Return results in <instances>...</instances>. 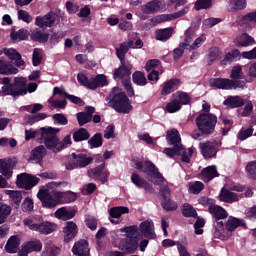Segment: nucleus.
I'll use <instances>...</instances> for the list:
<instances>
[{
  "label": "nucleus",
  "instance_id": "nucleus-1",
  "mask_svg": "<svg viewBox=\"0 0 256 256\" xmlns=\"http://www.w3.org/2000/svg\"><path fill=\"white\" fill-rule=\"evenodd\" d=\"M199 27H201V20L192 22L191 26L184 33V42L181 43V47L188 49V51H195L199 49L205 41H207V36H205V34H202L195 39V35L197 34V31H199ZM193 39H195L194 42Z\"/></svg>",
  "mask_w": 256,
  "mask_h": 256
},
{
  "label": "nucleus",
  "instance_id": "nucleus-2",
  "mask_svg": "<svg viewBox=\"0 0 256 256\" xmlns=\"http://www.w3.org/2000/svg\"><path fill=\"white\" fill-rule=\"evenodd\" d=\"M25 227L30 231H36L40 235H51L53 231L57 230V224L43 220L41 216H30L23 220Z\"/></svg>",
  "mask_w": 256,
  "mask_h": 256
},
{
  "label": "nucleus",
  "instance_id": "nucleus-3",
  "mask_svg": "<svg viewBox=\"0 0 256 256\" xmlns=\"http://www.w3.org/2000/svg\"><path fill=\"white\" fill-rule=\"evenodd\" d=\"M106 101L113 107L117 113H131L133 106L129 102V98L119 88H114L110 97L106 98Z\"/></svg>",
  "mask_w": 256,
  "mask_h": 256
},
{
  "label": "nucleus",
  "instance_id": "nucleus-4",
  "mask_svg": "<svg viewBox=\"0 0 256 256\" xmlns=\"http://www.w3.org/2000/svg\"><path fill=\"white\" fill-rule=\"evenodd\" d=\"M135 165L136 169L144 173L147 180L154 183V185H161V183H163V181L165 180V178H163V175L159 173V169L157 168V166H155V164H153V162L149 160H145L144 162L137 161Z\"/></svg>",
  "mask_w": 256,
  "mask_h": 256
},
{
  "label": "nucleus",
  "instance_id": "nucleus-5",
  "mask_svg": "<svg viewBox=\"0 0 256 256\" xmlns=\"http://www.w3.org/2000/svg\"><path fill=\"white\" fill-rule=\"evenodd\" d=\"M209 213L212 215L214 221H213V235L214 237H221L223 234V221L221 219H227L229 214L227 213L226 210H224L223 207L214 204L213 206L209 207Z\"/></svg>",
  "mask_w": 256,
  "mask_h": 256
},
{
  "label": "nucleus",
  "instance_id": "nucleus-6",
  "mask_svg": "<svg viewBox=\"0 0 256 256\" xmlns=\"http://www.w3.org/2000/svg\"><path fill=\"white\" fill-rule=\"evenodd\" d=\"M41 142L45 145L46 149L52 151L53 153H59V138L57 133L59 129L57 128H41Z\"/></svg>",
  "mask_w": 256,
  "mask_h": 256
},
{
  "label": "nucleus",
  "instance_id": "nucleus-7",
  "mask_svg": "<svg viewBox=\"0 0 256 256\" xmlns=\"http://www.w3.org/2000/svg\"><path fill=\"white\" fill-rule=\"evenodd\" d=\"M37 197L41 201L43 207H46L47 209H53V207H57V205L61 204L58 190H50L47 187H42L39 190Z\"/></svg>",
  "mask_w": 256,
  "mask_h": 256
},
{
  "label": "nucleus",
  "instance_id": "nucleus-8",
  "mask_svg": "<svg viewBox=\"0 0 256 256\" xmlns=\"http://www.w3.org/2000/svg\"><path fill=\"white\" fill-rule=\"evenodd\" d=\"M196 124L199 131L205 135H211L217 125V116L212 113H202L196 118Z\"/></svg>",
  "mask_w": 256,
  "mask_h": 256
},
{
  "label": "nucleus",
  "instance_id": "nucleus-9",
  "mask_svg": "<svg viewBox=\"0 0 256 256\" xmlns=\"http://www.w3.org/2000/svg\"><path fill=\"white\" fill-rule=\"evenodd\" d=\"M2 93L3 95H12V97L27 95V78L15 77L14 83L2 87Z\"/></svg>",
  "mask_w": 256,
  "mask_h": 256
},
{
  "label": "nucleus",
  "instance_id": "nucleus-10",
  "mask_svg": "<svg viewBox=\"0 0 256 256\" xmlns=\"http://www.w3.org/2000/svg\"><path fill=\"white\" fill-rule=\"evenodd\" d=\"M209 84L211 87H216V89H223L226 91H231L232 89H245V87H247L245 81L225 78H212L209 80Z\"/></svg>",
  "mask_w": 256,
  "mask_h": 256
},
{
  "label": "nucleus",
  "instance_id": "nucleus-11",
  "mask_svg": "<svg viewBox=\"0 0 256 256\" xmlns=\"http://www.w3.org/2000/svg\"><path fill=\"white\" fill-rule=\"evenodd\" d=\"M77 80L81 85L88 89H97V87H105L109 85V82H107V76L103 74H99L91 79L87 78L85 74H78Z\"/></svg>",
  "mask_w": 256,
  "mask_h": 256
},
{
  "label": "nucleus",
  "instance_id": "nucleus-12",
  "mask_svg": "<svg viewBox=\"0 0 256 256\" xmlns=\"http://www.w3.org/2000/svg\"><path fill=\"white\" fill-rule=\"evenodd\" d=\"M37 183H39V178L27 173H22L17 176L16 184L20 189H33Z\"/></svg>",
  "mask_w": 256,
  "mask_h": 256
},
{
  "label": "nucleus",
  "instance_id": "nucleus-13",
  "mask_svg": "<svg viewBox=\"0 0 256 256\" xmlns=\"http://www.w3.org/2000/svg\"><path fill=\"white\" fill-rule=\"evenodd\" d=\"M199 147L203 157L205 159H211L217 155V151L221 147V142H204L200 143Z\"/></svg>",
  "mask_w": 256,
  "mask_h": 256
},
{
  "label": "nucleus",
  "instance_id": "nucleus-14",
  "mask_svg": "<svg viewBox=\"0 0 256 256\" xmlns=\"http://www.w3.org/2000/svg\"><path fill=\"white\" fill-rule=\"evenodd\" d=\"M164 8L165 2L163 0H152L141 6V11L145 15H152V13H159Z\"/></svg>",
  "mask_w": 256,
  "mask_h": 256
},
{
  "label": "nucleus",
  "instance_id": "nucleus-15",
  "mask_svg": "<svg viewBox=\"0 0 256 256\" xmlns=\"http://www.w3.org/2000/svg\"><path fill=\"white\" fill-rule=\"evenodd\" d=\"M57 19H59V16L55 12H49L44 17L37 16L36 25L37 27H53Z\"/></svg>",
  "mask_w": 256,
  "mask_h": 256
},
{
  "label": "nucleus",
  "instance_id": "nucleus-16",
  "mask_svg": "<svg viewBox=\"0 0 256 256\" xmlns=\"http://www.w3.org/2000/svg\"><path fill=\"white\" fill-rule=\"evenodd\" d=\"M139 230L146 239H155V224H153V220L148 219L140 223Z\"/></svg>",
  "mask_w": 256,
  "mask_h": 256
},
{
  "label": "nucleus",
  "instance_id": "nucleus-17",
  "mask_svg": "<svg viewBox=\"0 0 256 256\" xmlns=\"http://www.w3.org/2000/svg\"><path fill=\"white\" fill-rule=\"evenodd\" d=\"M218 197L219 201L222 203H237V201H239L243 195L232 192L227 188H222Z\"/></svg>",
  "mask_w": 256,
  "mask_h": 256
},
{
  "label": "nucleus",
  "instance_id": "nucleus-18",
  "mask_svg": "<svg viewBox=\"0 0 256 256\" xmlns=\"http://www.w3.org/2000/svg\"><path fill=\"white\" fill-rule=\"evenodd\" d=\"M120 63L121 66L114 72V79H129L133 65L129 61Z\"/></svg>",
  "mask_w": 256,
  "mask_h": 256
},
{
  "label": "nucleus",
  "instance_id": "nucleus-19",
  "mask_svg": "<svg viewBox=\"0 0 256 256\" xmlns=\"http://www.w3.org/2000/svg\"><path fill=\"white\" fill-rule=\"evenodd\" d=\"M131 182L138 187V189H145L148 193H155V188L145 178H142L137 173H133L131 176Z\"/></svg>",
  "mask_w": 256,
  "mask_h": 256
},
{
  "label": "nucleus",
  "instance_id": "nucleus-20",
  "mask_svg": "<svg viewBox=\"0 0 256 256\" xmlns=\"http://www.w3.org/2000/svg\"><path fill=\"white\" fill-rule=\"evenodd\" d=\"M119 247L122 249V251L131 254L135 253V251L139 248V242L137 241V238H126L120 241Z\"/></svg>",
  "mask_w": 256,
  "mask_h": 256
},
{
  "label": "nucleus",
  "instance_id": "nucleus-21",
  "mask_svg": "<svg viewBox=\"0 0 256 256\" xmlns=\"http://www.w3.org/2000/svg\"><path fill=\"white\" fill-rule=\"evenodd\" d=\"M72 253L77 256H89V242L87 240H79L72 247Z\"/></svg>",
  "mask_w": 256,
  "mask_h": 256
},
{
  "label": "nucleus",
  "instance_id": "nucleus-22",
  "mask_svg": "<svg viewBox=\"0 0 256 256\" xmlns=\"http://www.w3.org/2000/svg\"><path fill=\"white\" fill-rule=\"evenodd\" d=\"M175 245L177 246L178 253L180 256H191V254H189V251H187V246H185L181 242H176L172 239H164L162 241V247L165 248L175 247Z\"/></svg>",
  "mask_w": 256,
  "mask_h": 256
},
{
  "label": "nucleus",
  "instance_id": "nucleus-23",
  "mask_svg": "<svg viewBox=\"0 0 256 256\" xmlns=\"http://www.w3.org/2000/svg\"><path fill=\"white\" fill-rule=\"evenodd\" d=\"M4 55L11 61H15L16 67H25V61L21 58V54L13 48H5Z\"/></svg>",
  "mask_w": 256,
  "mask_h": 256
},
{
  "label": "nucleus",
  "instance_id": "nucleus-24",
  "mask_svg": "<svg viewBox=\"0 0 256 256\" xmlns=\"http://www.w3.org/2000/svg\"><path fill=\"white\" fill-rule=\"evenodd\" d=\"M202 181L209 183V181L219 177V172H217V166L212 165L204 168L201 172Z\"/></svg>",
  "mask_w": 256,
  "mask_h": 256
},
{
  "label": "nucleus",
  "instance_id": "nucleus-25",
  "mask_svg": "<svg viewBox=\"0 0 256 256\" xmlns=\"http://www.w3.org/2000/svg\"><path fill=\"white\" fill-rule=\"evenodd\" d=\"M189 13V6H185L182 10L175 12L173 14H163L158 16V21L161 23L163 21H173V19H179V17H185Z\"/></svg>",
  "mask_w": 256,
  "mask_h": 256
},
{
  "label": "nucleus",
  "instance_id": "nucleus-26",
  "mask_svg": "<svg viewBox=\"0 0 256 256\" xmlns=\"http://www.w3.org/2000/svg\"><path fill=\"white\" fill-rule=\"evenodd\" d=\"M64 233V241H66V243H69V241L75 239V237H77V224L71 221L67 222L66 227H64Z\"/></svg>",
  "mask_w": 256,
  "mask_h": 256
},
{
  "label": "nucleus",
  "instance_id": "nucleus-27",
  "mask_svg": "<svg viewBox=\"0 0 256 256\" xmlns=\"http://www.w3.org/2000/svg\"><path fill=\"white\" fill-rule=\"evenodd\" d=\"M131 47H133V40H129L128 42H123L120 44L119 48H116V55L120 60V62H127L125 60V55H127Z\"/></svg>",
  "mask_w": 256,
  "mask_h": 256
},
{
  "label": "nucleus",
  "instance_id": "nucleus-28",
  "mask_svg": "<svg viewBox=\"0 0 256 256\" xmlns=\"http://www.w3.org/2000/svg\"><path fill=\"white\" fill-rule=\"evenodd\" d=\"M235 43L238 47H251L253 45H256L255 38H253L247 33H243L240 36H238L236 38Z\"/></svg>",
  "mask_w": 256,
  "mask_h": 256
},
{
  "label": "nucleus",
  "instance_id": "nucleus-29",
  "mask_svg": "<svg viewBox=\"0 0 256 256\" xmlns=\"http://www.w3.org/2000/svg\"><path fill=\"white\" fill-rule=\"evenodd\" d=\"M19 69L8 61L0 60V75H17Z\"/></svg>",
  "mask_w": 256,
  "mask_h": 256
},
{
  "label": "nucleus",
  "instance_id": "nucleus-30",
  "mask_svg": "<svg viewBox=\"0 0 256 256\" xmlns=\"http://www.w3.org/2000/svg\"><path fill=\"white\" fill-rule=\"evenodd\" d=\"M223 105L230 107V109H237L245 105V100H243L241 96H228L227 99L224 100Z\"/></svg>",
  "mask_w": 256,
  "mask_h": 256
},
{
  "label": "nucleus",
  "instance_id": "nucleus-31",
  "mask_svg": "<svg viewBox=\"0 0 256 256\" xmlns=\"http://www.w3.org/2000/svg\"><path fill=\"white\" fill-rule=\"evenodd\" d=\"M180 81L179 79H171L164 83L161 95H170L173 91L179 89Z\"/></svg>",
  "mask_w": 256,
  "mask_h": 256
},
{
  "label": "nucleus",
  "instance_id": "nucleus-32",
  "mask_svg": "<svg viewBox=\"0 0 256 256\" xmlns=\"http://www.w3.org/2000/svg\"><path fill=\"white\" fill-rule=\"evenodd\" d=\"M32 41H37L38 43H47L49 41V33L45 31L35 28L30 34Z\"/></svg>",
  "mask_w": 256,
  "mask_h": 256
},
{
  "label": "nucleus",
  "instance_id": "nucleus-33",
  "mask_svg": "<svg viewBox=\"0 0 256 256\" xmlns=\"http://www.w3.org/2000/svg\"><path fill=\"white\" fill-rule=\"evenodd\" d=\"M44 155H47V150L45 149V146L40 145L31 151L30 159L31 161H35V163H41Z\"/></svg>",
  "mask_w": 256,
  "mask_h": 256
},
{
  "label": "nucleus",
  "instance_id": "nucleus-34",
  "mask_svg": "<svg viewBox=\"0 0 256 256\" xmlns=\"http://www.w3.org/2000/svg\"><path fill=\"white\" fill-rule=\"evenodd\" d=\"M55 217L57 219H62V221H68V219H73V217H75V211L67 207H62L56 210Z\"/></svg>",
  "mask_w": 256,
  "mask_h": 256
},
{
  "label": "nucleus",
  "instance_id": "nucleus-35",
  "mask_svg": "<svg viewBox=\"0 0 256 256\" xmlns=\"http://www.w3.org/2000/svg\"><path fill=\"white\" fill-rule=\"evenodd\" d=\"M167 141L169 145H178V147H183L181 144V135H179V131L177 129H172L167 132Z\"/></svg>",
  "mask_w": 256,
  "mask_h": 256
},
{
  "label": "nucleus",
  "instance_id": "nucleus-36",
  "mask_svg": "<svg viewBox=\"0 0 256 256\" xmlns=\"http://www.w3.org/2000/svg\"><path fill=\"white\" fill-rule=\"evenodd\" d=\"M155 35L157 41L165 43V41L171 39V36L173 35V27L156 30Z\"/></svg>",
  "mask_w": 256,
  "mask_h": 256
},
{
  "label": "nucleus",
  "instance_id": "nucleus-37",
  "mask_svg": "<svg viewBox=\"0 0 256 256\" xmlns=\"http://www.w3.org/2000/svg\"><path fill=\"white\" fill-rule=\"evenodd\" d=\"M20 240L17 236H12L8 239L5 249L7 253H17L19 251Z\"/></svg>",
  "mask_w": 256,
  "mask_h": 256
},
{
  "label": "nucleus",
  "instance_id": "nucleus-38",
  "mask_svg": "<svg viewBox=\"0 0 256 256\" xmlns=\"http://www.w3.org/2000/svg\"><path fill=\"white\" fill-rule=\"evenodd\" d=\"M129 213V207L127 206H116L109 210V215L112 219H120L121 215H127Z\"/></svg>",
  "mask_w": 256,
  "mask_h": 256
},
{
  "label": "nucleus",
  "instance_id": "nucleus-39",
  "mask_svg": "<svg viewBox=\"0 0 256 256\" xmlns=\"http://www.w3.org/2000/svg\"><path fill=\"white\" fill-rule=\"evenodd\" d=\"M5 193L10 197L12 205H14V207L17 209L21 204V200L23 199L21 192L15 190H5Z\"/></svg>",
  "mask_w": 256,
  "mask_h": 256
},
{
  "label": "nucleus",
  "instance_id": "nucleus-40",
  "mask_svg": "<svg viewBox=\"0 0 256 256\" xmlns=\"http://www.w3.org/2000/svg\"><path fill=\"white\" fill-rule=\"evenodd\" d=\"M41 249H43V244L39 240H32L23 246L24 253H33V251H41Z\"/></svg>",
  "mask_w": 256,
  "mask_h": 256
},
{
  "label": "nucleus",
  "instance_id": "nucleus-41",
  "mask_svg": "<svg viewBox=\"0 0 256 256\" xmlns=\"http://www.w3.org/2000/svg\"><path fill=\"white\" fill-rule=\"evenodd\" d=\"M247 7V0H230L227 5L228 11H243Z\"/></svg>",
  "mask_w": 256,
  "mask_h": 256
},
{
  "label": "nucleus",
  "instance_id": "nucleus-42",
  "mask_svg": "<svg viewBox=\"0 0 256 256\" xmlns=\"http://www.w3.org/2000/svg\"><path fill=\"white\" fill-rule=\"evenodd\" d=\"M121 233H126V239H137V235H139V227L137 225L127 226L120 229Z\"/></svg>",
  "mask_w": 256,
  "mask_h": 256
},
{
  "label": "nucleus",
  "instance_id": "nucleus-43",
  "mask_svg": "<svg viewBox=\"0 0 256 256\" xmlns=\"http://www.w3.org/2000/svg\"><path fill=\"white\" fill-rule=\"evenodd\" d=\"M59 196H60V204L73 203V201H77V197H79L77 193L72 191H66V192L59 191Z\"/></svg>",
  "mask_w": 256,
  "mask_h": 256
},
{
  "label": "nucleus",
  "instance_id": "nucleus-44",
  "mask_svg": "<svg viewBox=\"0 0 256 256\" xmlns=\"http://www.w3.org/2000/svg\"><path fill=\"white\" fill-rule=\"evenodd\" d=\"M73 159H75L78 167H87V165L91 164V157H87L85 154H75L72 153Z\"/></svg>",
  "mask_w": 256,
  "mask_h": 256
},
{
  "label": "nucleus",
  "instance_id": "nucleus-45",
  "mask_svg": "<svg viewBox=\"0 0 256 256\" xmlns=\"http://www.w3.org/2000/svg\"><path fill=\"white\" fill-rule=\"evenodd\" d=\"M11 169V163L0 160V173L6 177V179H11V177H13V171Z\"/></svg>",
  "mask_w": 256,
  "mask_h": 256
},
{
  "label": "nucleus",
  "instance_id": "nucleus-46",
  "mask_svg": "<svg viewBox=\"0 0 256 256\" xmlns=\"http://www.w3.org/2000/svg\"><path fill=\"white\" fill-rule=\"evenodd\" d=\"M89 137H91V135L85 128H80L73 133V139L76 143H79V141H87Z\"/></svg>",
  "mask_w": 256,
  "mask_h": 256
},
{
  "label": "nucleus",
  "instance_id": "nucleus-47",
  "mask_svg": "<svg viewBox=\"0 0 256 256\" xmlns=\"http://www.w3.org/2000/svg\"><path fill=\"white\" fill-rule=\"evenodd\" d=\"M244 224L245 222L243 220L230 216L226 222V229H228V231H235L237 227H241V225Z\"/></svg>",
  "mask_w": 256,
  "mask_h": 256
},
{
  "label": "nucleus",
  "instance_id": "nucleus-48",
  "mask_svg": "<svg viewBox=\"0 0 256 256\" xmlns=\"http://www.w3.org/2000/svg\"><path fill=\"white\" fill-rule=\"evenodd\" d=\"M90 149H97L103 145V136L101 133H96L89 141Z\"/></svg>",
  "mask_w": 256,
  "mask_h": 256
},
{
  "label": "nucleus",
  "instance_id": "nucleus-49",
  "mask_svg": "<svg viewBox=\"0 0 256 256\" xmlns=\"http://www.w3.org/2000/svg\"><path fill=\"white\" fill-rule=\"evenodd\" d=\"M133 83L135 85H139L140 87H143L147 85V78L145 77V74L143 72L137 71L132 75Z\"/></svg>",
  "mask_w": 256,
  "mask_h": 256
},
{
  "label": "nucleus",
  "instance_id": "nucleus-50",
  "mask_svg": "<svg viewBox=\"0 0 256 256\" xmlns=\"http://www.w3.org/2000/svg\"><path fill=\"white\" fill-rule=\"evenodd\" d=\"M42 61H43V50L39 48H35L32 54V65H34V67H39Z\"/></svg>",
  "mask_w": 256,
  "mask_h": 256
},
{
  "label": "nucleus",
  "instance_id": "nucleus-51",
  "mask_svg": "<svg viewBox=\"0 0 256 256\" xmlns=\"http://www.w3.org/2000/svg\"><path fill=\"white\" fill-rule=\"evenodd\" d=\"M47 189L50 191H56L55 189H65L67 187H71V184L67 181H60V182H49L46 186Z\"/></svg>",
  "mask_w": 256,
  "mask_h": 256
},
{
  "label": "nucleus",
  "instance_id": "nucleus-52",
  "mask_svg": "<svg viewBox=\"0 0 256 256\" xmlns=\"http://www.w3.org/2000/svg\"><path fill=\"white\" fill-rule=\"evenodd\" d=\"M11 215V206L0 203V225Z\"/></svg>",
  "mask_w": 256,
  "mask_h": 256
},
{
  "label": "nucleus",
  "instance_id": "nucleus-53",
  "mask_svg": "<svg viewBox=\"0 0 256 256\" xmlns=\"http://www.w3.org/2000/svg\"><path fill=\"white\" fill-rule=\"evenodd\" d=\"M223 57V52L219 50L217 47H212L209 49V54H208V61L210 63H213V61H217Z\"/></svg>",
  "mask_w": 256,
  "mask_h": 256
},
{
  "label": "nucleus",
  "instance_id": "nucleus-54",
  "mask_svg": "<svg viewBox=\"0 0 256 256\" xmlns=\"http://www.w3.org/2000/svg\"><path fill=\"white\" fill-rule=\"evenodd\" d=\"M181 110V103H179V100L174 98L172 99L167 105H166V111L168 113H177V111Z\"/></svg>",
  "mask_w": 256,
  "mask_h": 256
},
{
  "label": "nucleus",
  "instance_id": "nucleus-55",
  "mask_svg": "<svg viewBox=\"0 0 256 256\" xmlns=\"http://www.w3.org/2000/svg\"><path fill=\"white\" fill-rule=\"evenodd\" d=\"M174 99L178 100L180 107L181 105H189V103H191V97L185 92H177L176 95H174Z\"/></svg>",
  "mask_w": 256,
  "mask_h": 256
},
{
  "label": "nucleus",
  "instance_id": "nucleus-56",
  "mask_svg": "<svg viewBox=\"0 0 256 256\" xmlns=\"http://www.w3.org/2000/svg\"><path fill=\"white\" fill-rule=\"evenodd\" d=\"M203 189H205V184H203L201 181H196L189 184V191L190 193H193V195H199Z\"/></svg>",
  "mask_w": 256,
  "mask_h": 256
},
{
  "label": "nucleus",
  "instance_id": "nucleus-57",
  "mask_svg": "<svg viewBox=\"0 0 256 256\" xmlns=\"http://www.w3.org/2000/svg\"><path fill=\"white\" fill-rule=\"evenodd\" d=\"M251 135H253V126H250L248 128H242L239 132H238V139L240 141H245V139H249V137H251Z\"/></svg>",
  "mask_w": 256,
  "mask_h": 256
},
{
  "label": "nucleus",
  "instance_id": "nucleus-58",
  "mask_svg": "<svg viewBox=\"0 0 256 256\" xmlns=\"http://www.w3.org/2000/svg\"><path fill=\"white\" fill-rule=\"evenodd\" d=\"M182 214L184 217H194L197 218V211L191 204H184L182 209Z\"/></svg>",
  "mask_w": 256,
  "mask_h": 256
},
{
  "label": "nucleus",
  "instance_id": "nucleus-59",
  "mask_svg": "<svg viewBox=\"0 0 256 256\" xmlns=\"http://www.w3.org/2000/svg\"><path fill=\"white\" fill-rule=\"evenodd\" d=\"M239 57V51L233 50L232 52H229L226 54L225 58L222 60L223 65H229L235 61Z\"/></svg>",
  "mask_w": 256,
  "mask_h": 256
},
{
  "label": "nucleus",
  "instance_id": "nucleus-60",
  "mask_svg": "<svg viewBox=\"0 0 256 256\" xmlns=\"http://www.w3.org/2000/svg\"><path fill=\"white\" fill-rule=\"evenodd\" d=\"M181 151H183V146H179V145L174 146L173 149L171 148L164 149V153L168 157H175V155H181Z\"/></svg>",
  "mask_w": 256,
  "mask_h": 256
},
{
  "label": "nucleus",
  "instance_id": "nucleus-61",
  "mask_svg": "<svg viewBox=\"0 0 256 256\" xmlns=\"http://www.w3.org/2000/svg\"><path fill=\"white\" fill-rule=\"evenodd\" d=\"M162 207L166 211H175L177 210V202H174L170 198L162 201Z\"/></svg>",
  "mask_w": 256,
  "mask_h": 256
},
{
  "label": "nucleus",
  "instance_id": "nucleus-62",
  "mask_svg": "<svg viewBox=\"0 0 256 256\" xmlns=\"http://www.w3.org/2000/svg\"><path fill=\"white\" fill-rule=\"evenodd\" d=\"M33 199L27 197L24 199L23 203H22V211L24 213H31V211H33Z\"/></svg>",
  "mask_w": 256,
  "mask_h": 256
},
{
  "label": "nucleus",
  "instance_id": "nucleus-63",
  "mask_svg": "<svg viewBox=\"0 0 256 256\" xmlns=\"http://www.w3.org/2000/svg\"><path fill=\"white\" fill-rule=\"evenodd\" d=\"M231 79H243V67L234 66L230 75Z\"/></svg>",
  "mask_w": 256,
  "mask_h": 256
},
{
  "label": "nucleus",
  "instance_id": "nucleus-64",
  "mask_svg": "<svg viewBox=\"0 0 256 256\" xmlns=\"http://www.w3.org/2000/svg\"><path fill=\"white\" fill-rule=\"evenodd\" d=\"M246 171L253 177V179H256V161H252L247 164Z\"/></svg>",
  "mask_w": 256,
  "mask_h": 256
}]
</instances>
